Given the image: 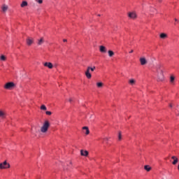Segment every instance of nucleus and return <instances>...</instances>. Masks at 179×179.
Returning a JSON list of instances; mask_svg holds the SVG:
<instances>
[{
	"instance_id": "obj_38",
	"label": "nucleus",
	"mask_w": 179,
	"mask_h": 179,
	"mask_svg": "<svg viewBox=\"0 0 179 179\" xmlns=\"http://www.w3.org/2000/svg\"><path fill=\"white\" fill-rule=\"evenodd\" d=\"M91 121H92V122H93V121H94V120H91Z\"/></svg>"
},
{
	"instance_id": "obj_9",
	"label": "nucleus",
	"mask_w": 179,
	"mask_h": 179,
	"mask_svg": "<svg viewBox=\"0 0 179 179\" xmlns=\"http://www.w3.org/2000/svg\"><path fill=\"white\" fill-rule=\"evenodd\" d=\"M140 62L141 65H146V64H148V61H146L145 57L140 58Z\"/></svg>"
},
{
	"instance_id": "obj_32",
	"label": "nucleus",
	"mask_w": 179,
	"mask_h": 179,
	"mask_svg": "<svg viewBox=\"0 0 179 179\" xmlns=\"http://www.w3.org/2000/svg\"><path fill=\"white\" fill-rule=\"evenodd\" d=\"M169 107H171V108H173V104L170 103Z\"/></svg>"
},
{
	"instance_id": "obj_13",
	"label": "nucleus",
	"mask_w": 179,
	"mask_h": 179,
	"mask_svg": "<svg viewBox=\"0 0 179 179\" xmlns=\"http://www.w3.org/2000/svg\"><path fill=\"white\" fill-rule=\"evenodd\" d=\"M99 51L101 52L106 53V52H107V49L104 46L101 45L99 48Z\"/></svg>"
},
{
	"instance_id": "obj_2",
	"label": "nucleus",
	"mask_w": 179,
	"mask_h": 179,
	"mask_svg": "<svg viewBox=\"0 0 179 179\" xmlns=\"http://www.w3.org/2000/svg\"><path fill=\"white\" fill-rule=\"evenodd\" d=\"M48 128H50V122H48V120H45L41 128V131L43 134H45V132L48 131Z\"/></svg>"
},
{
	"instance_id": "obj_1",
	"label": "nucleus",
	"mask_w": 179,
	"mask_h": 179,
	"mask_svg": "<svg viewBox=\"0 0 179 179\" xmlns=\"http://www.w3.org/2000/svg\"><path fill=\"white\" fill-rule=\"evenodd\" d=\"M95 69H96V66H93V67L88 66L87 68V70L85 71V76L87 79H92V73H90V71L94 72Z\"/></svg>"
},
{
	"instance_id": "obj_34",
	"label": "nucleus",
	"mask_w": 179,
	"mask_h": 179,
	"mask_svg": "<svg viewBox=\"0 0 179 179\" xmlns=\"http://www.w3.org/2000/svg\"><path fill=\"white\" fill-rule=\"evenodd\" d=\"M132 52H134V50H131L129 52L130 54H132Z\"/></svg>"
},
{
	"instance_id": "obj_20",
	"label": "nucleus",
	"mask_w": 179,
	"mask_h": 179,
	"mask_svg": "<svg viewBox=\"0 0 179 179\" xmlns=\"http://www.w3.org/2000/svg\"><path fill=\"white\" fill-rule=\"evenodd\" d=\"M24 6H27V1H22L21 3V8H24Z\"/></svg>"
},
{
	"instance_id": "obj_39",
	"label": "nucleus",
	"mask_w": 179,
	"mask_h": 179,
	"mask_svg": "<svg viewBox=\"0 0 179 179\" xmlns=\"http://www.w3.org/2000/svg\"><path fill=\"white\" fill-rule=\"evenodd\" d=\"M93 116H91L90 118H92Z\"/></svg>"
},
{
	"instance_id": "obj_6",
	"label": "nucleus",
	"mask_w": 179,
	"mask_h": 179,
	"mask_svg": "<svg viewBox=\"0 0 179 179\" xmlns=\"http://www.w3.org/2000/svg\"><path fill=\"white\" fill-rule=\"evenodd\" d=\"M33 43H34V40L33 39V38L28 37L27 38V45H31Z\"/></svg>"
},
{
	"instance_id": "obj_29",
	"label": "nucleus",
	"mask_w": 179,
	"mask_h": 179,
	"mask_svg": "<svg viewBox=\"0 0 179 179\" xmlns=\"http://www.w3.org/2000/svg\"><path fill=\"white\" fill-rule=\"evenodd\" d=\"M174 76H171V83H173L174 82Z\"/></svg>"
},
{
	"instance_id": "obj_40",
	"label": "nucleus",
	"mask_w": 179,
	"mask_h": 179,
	"mask_svg": "<svg viewBox=\"0 0 179 179\" xmlns=\"http://www.w3.org/2000/svg\"><path fill=\"white\" fill-rule=\"evenodd\" d=\"M98 16H100V15H98Z\"/></svg>"
},
{
	"instance_id": "obj_37",
	"label": "nucleus",
	"mask_w": 179,
	"mask_h": 179,
	"mask_svg": "<svg viewBox=\"0 0 179 179\" xmlns=\"http://www.w3.org/2000/svg\"><path fill=\"white\" fill-rule=\"evenodd\" d=\"M159 2H162V0H159Z\"/></svg>"
},
{
	"instance_id": "obj_21",
	"label": "nucleus",
	"mask_w": 179,
	"mask_h": 179,
	"mask_svg": "<svg viewBox=\"0 0 179 179\" xmlns=\"http://www.w3.org/2000/svg\"><path fill=\"white\" fill-rule=\"evenodd\" d=\"M108 53L109 57L114 56V52H113L112 50H108Z\"/></svg>"
},
{
	"instance_id": "obj_26",
	"label": "nucleus",
	"mask_w": 179,
	"mask_h": 179,
	"mask_svg": "<svg viewBox=\"0 0 179 179\" xmlns=\"http://www.w3.org/2000/svg\"><path fill=\"white\" fill-rule=\"evenodd\" d=\"M129 83H130V85H135V80H134V79L130 80H129Z\"/></svg>"
},
{
	"instance_id": "obj_7",
	"label": "nucleus",
	"mask_w": 179,
	"mask_h": 179,
	"mask_svg": "<svg viewBox=\"0 0 179 179\" xmlns=\"http://www.w3.org/2000/svg\"><path fill=\"white\" fill-rule=\"evenodd\" d=\"M80 155H81V156H84L85 157H87V156H89V152L87 150H80Z\"/></svg>"
},
{
	"instance_id": "obj_15",
	"label": "nucleus",
	"mask_w": 179,
	"mask_h": 179,
	"mask_svg": "<svg viewBox=\"0 0 179 179\" xmlns=\"http://www.w3.org/2000/svg\"><path fill=\"white\" fill-rule=\"evenodd\" d=\"M83 129H85V135H89L90 134V131H89V127H83Z\"/></svg>"
},
{
	"instance_id": "obj_19",
	"label": "nucleus",
	"mask_w": 179,
	"mask_h": 179,
	"mask_svg": "<svg viewBox=\"0 0 179 179\" xmlns=\"http://www.w3.org/2000/svg\"><path fill=\"white\" fill-rule=\"evenodd\" d=\"M1 9H2V11H3V12H6V10H8V6H6V5H5V4L3 5Z\"/></svg>"
},
{
	"instance_id": "obj_17",
	"label": "nucleus",
	"mask_w": 179,
	"mask_h": 179,
	"mask_svg": "<svg viewBox=\"0 0 179 179\" xmlns=\"http://www.w3.org/2000/svg\"><path fill=\"white\" fill-rule=\"evenodd\" d=\"M43 43H44V38H41V39L38 41V45H41Z\"/></svg>"
},
{
	"instance_id": "obj_23",
	"label": "nucleus",
	"mask_w": 179,
	"mask_h": 179,
	"mask_svg": "<svg viewBox=\"0 0 179 179\" xmlns=\"http://www.w3.org/2000/svg\"><path fill=\"white\" fill-rule=\"evenodd\" d=\"M122 134H121V131L118 134V141H122Z\"/></svg>"
},
{
	"instance_id": "obj_30",
	"label": "nucleus",
	"mask_w": 179,
	"mask_h": 179,
	"mask_svg": "<svg viewBox=\"0 0 179 179\" xmlns=\"http://www.w3.org/2000/svg\"><path fill=\"white\" fill-rule=\"evenodd\" d=\"M151 12H156V9L152 8V10H151Z\"/></svg>"
},
{
	"instance_id": "obj_25",
	"label": "nucleus",
	"mask_w": 179,
	"mask_h": 179,
	"mask_svg": "<svg viewBox=\"0 0 179 179\" xmlns=\"http://www.w3.org/2000/svg\"><path fill=\"white\" fill-rule=\"evenodd\" d=\"M41 110H43L44 111L47 110V107L45 105H42L41 106Z\"/></svg>"
},
{
	"instance_id": "obj_18",
	"label": "nucleus",
	"mask_w": 179,
	"mask_h": 179,
	"mask_svg": "<svg viewBox=\"0 0 179 179\" xmlns=\"http://www.w3.org/2000/svg\"><path fill=\"white\" fill-rule=\"evenodd\" d=\"M99 141H102V143H104V142H108V137H105V138H99Z\"/></svg>"
},
{
	"instance_id": "obj_22",
	"label": "nucleus",
	"mask_w": 179,
	"mask_h": 179,
	"mask_svg": "<svg viewBox=\"0 0 179 179\" xmlns=\"http://www.w3.org/2000/svg\"><path fill=\"white\" fill-rule=\"evenodd\" d=\"M0 61H6V57H5V55H1L0 57Z\"/></svg>"
},
{
	"instance_id": "obj_31",
	"label": "nucleus",
	"mask_w": 179,
	"mask_h": 179,
	"mask_svg": "<svg viewBox=\"0 0 179 179\" xmlns=\"http://www.w3.org/2000/svg\"><path fill=\"white\" fill-rule=\"evenodd\" d=\"M69 102H70V103H72V98H70V99H69Z\"/></svg>"
},
{
	"instance_id": "obj_33",
	"label": "nucleus",
	"mask_w": 179,
	"mask_h": 179,
	"mask_svg": "<svg viewBox=\"0 0 179 179\" xmlns=\"http://www.w3.org/2000/svg\"><path fill=\"white\" fill-rule=\"evenodd\" d=\"M63 41H64V43H66L67 40L66 39H64Z\"/></svg>"
},
{
	"instance_id": "obj_14",
	"label": "nucleus",
	"mask_w": 179,
	"mask_h": 179,
	"mask_svg": "<svg viewBox=\"0 0 179 179\" xmlns=\"http://www.w3.org/2000/svg\"><path fill=\"white\" fill-rule=\"evenodd\" d=\"M159 37L160 38H162L163 40H164L165 38H167V35L165 33H162L160 34Z\"/></svg>"
},
{
	"instance_id": "obj_27",
	"label": "nucleus",
	"mask_w": 179,
	"mask_h": 179,
	"mask_svg": "<svg viewBox=\"0 0 179 179\" xmlns=\"http://www.w3.org/2000/svg\"><path fill=\"white\" fill-rule=\"evenodd\" d=\"M37 3H39V5H41L43 3V0H35Z\"/></svg>"
},
{
	"instance_id": "obj_35",
	"label": "nucleus",
	"mask_w": 179,
	"mask_h": 179,
	"mask_svg": "<svg viewBox=\"0 0 179 179\" xmlns=\"http://www.w3.org/2000/svg\"><path fill=\"white\" fill-rule=\"evenodd\" d=\"M175 22H178V20H177L176 18H175Z\"/></svg>"
},
{
	"instance_id": "obj_4",
	"label": "nucleus",
	"mask_w": 179,
	"mask_h": 179,
	"mask_svg": "<svg viewBox=\"0 0 179 179\" xmlns=\"http://www.w3.org/2000/svg\"><path fill=\"white\" fill-rule=\"evenodd\" d=\"M10 167V164H9L6 161H4L3 163L0 164V169L2 170L3 169H9Z\"/></svg>"
},
{
	"instance_id": "obj_8",
	"label": "nucleus",
	"mask_w": 179,
	"mask_h": 179,
	"mask_svg": "<svg viewBox=\"0 0 179 179\" xmlns=\"http://www.w3.org/2000/svg\"><path fill=\"white\" fill-rule=\"evenodd\" d=\"M158 79L161 82L164 79V76H163V71H160L159 73L158 74Z\"/></svg>"
},
{
	"instance_id": "obj_5",
	"label": "nucleus",
	"mask_w": 179,
	"mask_h": 179,
	"mask_svg": "<svg viewBox=\"0 0 179 179\" xmlns=\"http://www.w3.org/2000/svg\"><path fill=\"white\" fill-rule=\"evenodd\" d=\"M6 118V112L3 110H0V119L5 120Z\"/></svg>"
},
{
	"instance_id": "obj_11",
	"label": "nucleus",
	"mask_w": 179,
	"mask_h": 179,
	"mask_svg": "<svg viewBox=\"0 0 179 179\" xmlns=\"http://www.w3.org/2000/svg\"><path fill=\"white\" fill-rule=\"evenodd\" d=\"M171 159H173V162H172V164L176 166V164H177L178 163V158H177V157H176V156H173L171 157Z\"/></svg>"
},
{
	"instance_id": "obj_16",
	"label": "nucleus",
	"mask_w": 179,
	"mask_h": 179,
	"mask_svg": "<svg viewBox=\"0 0 179 179\" xmlns=\"http://www.w3.org/2000/svg\"><path fill=\"white\" fill-rule=\"evenodd\" d=\"M144 169L146 171H150L152 170V167H150V166L149 165H145L144 166Z\"/></svg>"
},
{
	"instance_id": "obj_12",
	"label": "nucleus",
	"mask_w": 179,
	"mask_h": 179,
	"mask_svg": "<svg viewBox=\"0 0 179 179\" xmlns=\"http://www.w3.org/2000/svg\"><path fill=\"white\" fill-rule=\"evenodd\" d=\"M129 17H130V19H136V13H129Z\"/></svg>"
},
{
	"instance_id": "obj_10",
	"label": "nucleus",
	"mask_w": 179,
	"mask_h": 179,
	"mask_svg": "<svg viewBox=\"0 0 179 179\" xmlns=\"http://www.w3.org/2000/svg\"><path fill=\"white\" fill-rule=\"evenodd\" d=\"M44 66H47V68H49V69H52L53 65L51 62H45L44 64Z\"/></svg>"
},
{
	"instance_id": "obj_24",
	"label": "nucleus",
	"mask_w": 179,
	"mask_h": 179,
	"mask_svg": "<svg viewBox=\"0 0 179 179\" xmlns=\"http://www.w3.org/2000/svg\"><path fill=\"white\" fill-rule=\"evenodd\" d=\"M103 83H96V86H97V87H103Z\"/></svg>"
},
{
	"instance_id": "obj_36",
	"label": "nucleus",
	"mask_w": 179,
	"mask_h": 179,
	"mask_svg": "<svg viewBox=\"0 0 179 179\" xmlns=\"http://www.w3.org/2000/svg\"><path fill=\"white\" fill-rule=\"evenodd\" d=\"M178 170L179 171V164H178Z\"/></svg>"
},
{
	"instance_id": "obj_28",
	"label": "nucleus",
	"mask_w": 179,
	"mask_h": 179,
	"mask_svg": "<svg viewBox=\"0 0 179 179\" xmlns=\"http://www.w3.org/2000/svg\"><path fill=\"white\" fill-rule=\"evenodd\" d=\"M45 114H46L47 115H51V114H52V113H51V111H46V112H45Z\"/></svg>"
},
{
	"instance_id": "obj_3",
	"label": "nucleus",
	"mask_w": 179,
	"mask_h": 179,
	"mask_svg": "<svg viewBox=\"0 0 179 179\" xmlns=\"http://www.w3.org/2000/svg\"><path fill=\"white\" fill-rule=\"evenodd\" d=\"M13 87H15V83L13 82L7 83L4 85V89H6L7 90H12Z\"/></svg>"
}]
</instances>
